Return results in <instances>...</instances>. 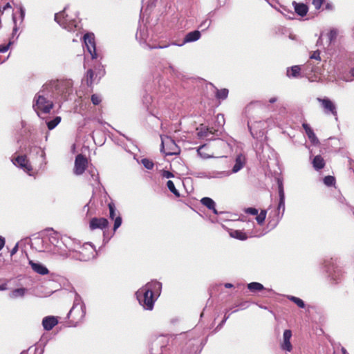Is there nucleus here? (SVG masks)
<instances>
[{
    "mask_svg": "<svg viewBox=\"0 0 354 354\" xmlns=\"http://www.w3.org/2000/svg\"><path fill=\"white\" fill-rule=\"evenodd\" d=\"M160 287V283L154 281L147 283L136 292L137 299L145 309H153L155 301L153 291L159 290Z\"/></svg>",
    "mask_w": 354,
    "mask_h": 354,
    "instance_id": "nucleus-1",
    "label": "nucleus"
},
{
    "mask_svg": "<svg viewBox=\"0 0 354 354\" xmlns=\"http://www.w3.org/2000/svg\"><path fill=\"white\" fill-rule=\"evenodd\" d=\"M86 315V307L82 302H75L68 313V319L72 326L82 322Z\"/></svg>",
    "mask_w": 354,
    "mask_h": 354,
    "instance_id": "nucleus-2",
    "label": "nucleus"
},
{
    "mask_svg": "<svg viewBox=\"0 0 354 354\" xmlns=\"http://www.w3.org/2000/svg\"><path fill=\"white\" fill-rule=\"evenodd\" d=\"M55 20L64 28L71 31L76 27V21L66 13V8L55 15Z\"/></svg>",
    "mask_w": 354,
    "mask_h": 354,
    "instance_id": "nucleus-3",
    "label": "nucleus"
},
{
    "mask_svg": "<svg viewBox=\"0 0 354 354\" xmlns=\"http://www.w3.org/2000/svg\"><path fill=\"white\" fill-rule=\"evenodd\" d=\"M35 103L33 104L37 113H49L53 107V103L50 100H48L44 95L39 93L35 97Z\"/></svg>",
    "mask_w": 354,
    "mask_h": 354,
    "instance_id": "nucleus-4",
    "label": "nucleus"
},
{
    "mask_svg": "<svg viewBox=\"0 0 354 354\" xmlns=\"http://www.w3.org/2000/svg\"><path fill=\"white\" fill-rule=\"evenodd\" d=\"M14 165L23 169L26 173L31 175L32 167L26 155H19L12 159Z\"/></svg>",
    "mask_w": 354,
    "mask_h": 354,
    "instance_id": "nucleus-5",
    "label": "nucleus"
},
{
    "mask_svg": "<svg viewBox=\"0 0 354 354\" xmlns=\"http://www.w3.org/2000/svg\"><path fill=\"white\" fill-rule=\"evenodd\" d=\"M88 161L86 158L82 154H78L75 157L74 173L76 175L82 174L86 169Z\"/></svg>",
    "mask_w": 354,
    "mask_h": 354,
    "instance_id": "nucleus-6",
    "label": "nucleus"
},
{
    "mask_svg": "<svg viewBox=\"0 0 354 354\" xmlns=\"http://www.w3.org/2000/svg\"><path fill=\"white\" fill-rule=\"evenodd\" d=\"M317 100L321 103V106L326 113H331L335 115H337L335 105L328 98L317 97Z\"/></svg>",
    "mask_w": 354,
    "mask_h": 354,
    "instance_id": "nucleus-7",
    "label": "nucleus"
},
{
    "mask_svg": "<svg viewBox=\"0 0 354 354\" xmlns=\"http://www.w3.org/2000/svg\"><path fill=\"white\" fill-rule=\"evenodd\" d=\"M109 225V221L105 218H93L89 223V227L91 230L106 228Z\"/></svg>",
    "mask_w": 354,
    "mask_h": 354,
    "instance_id": "nucleus-8",
    "label": "nucleus"
},
{
    "mask_svg": "<svg viewBox=\"0 0 354 354\" xmlns=\"http://www.w3.org/2000/svg\"><path fill=\"white\" fill-rule=\"evenodd\" d=\"M167 145L169 146V148H165V142H162V148L161 151L165 154V156H172L179 153L180 149L174 142V140H169Z\"/></svg>",
    "mask_w": 354,
    "mask_h": 354,
    "instance_id": "nucleus-9",
    "label": "nucleus"
},
{
    "mask_svg": "<svg viewBox=\"0 0 354 354\" xmlns=\"http://www.w3.org/2000/svg\"><path fill=\"white\" fill-rule=\"evenodd\" d=\"M84 42L87 46L88 50L93 58L95 57V43L93 35L86 34L84 36Z\"/></svg>",
    "mask_w": 354,
    "mask_h": 354,
    "instance_id": "nucleus-10",
    "label": "nucleus"
},
{
    "mask_svg": "<svg viewBox=\"0 0 354 354\" xmlns=\"http://www.w3.org/2000/svg\"><path fill=\"white\" fill-rule=\"evenodd\" d=\"M292 337V332L290 330H285L283 335V343L281 347L283 350L290 352L292 349V346L290 343V338Z\"/></svg>",
    "mask_w": 354,
    "mask_h": 354,
    "instance_id": "nucleus-11",
    "label": "nucleus"
},
{
    "mask_svg": "<svg viewBox=\"0 0 354 354\" xmlns=\"http://www.w3.org/2000/svg\"><path fill=\"white\" fill-rule=\"evenodd\" d=\"M197 131V135L201 138H207V139H211L208 138L209 135H214L215 132L216 131L213 128H208L207 127H205L203 125H201L200 127L196 129Z\"/></svg>",
    "mask_w": 354,
    "mask_h": 354,
    "instance_id": "nucleus-12",
    "label": "nucleus"
},
{
    "mask_svg": "<svg viewBox=\"0 0 354 354\" xmlns=\"http://www.w3.org/2000/svg\"><path fill=\"white\" fill-rule=\"evenodd\" d=\"M58 324V320L55 317L47 316L42 320V325L45 330H50Z\"/></svg>",
    "mask_w": 354,
    "mask_h": 354,
    "instance_id": "nucleus-13",
    "label": "nucleus"
},
{
    "mask_svg": "<svg viewBox=\"0 0 354 354\" xmlns=\"http://www.w3.org/2000/svg\"><path fill=\"white\" fill-rule=\"evenodd\" d=\"M292 5L294 6L295 12L298 15L301 17H304L306 15L308 11V8L307 5L303 3H297L296 1H293Z\"/></svg>",
    "mask_w": 354,
    "mask_h": 354,
    "instance_id": "nucleus-14",
    "label": "nucleus"
},
{
    "mask_svg": "<svg viewBox=\"0 0 354 354\" xmlns=\"http://www.w3.org/2000/svg\"><path fill=\"white\" fill-rule=\"evenodd\" d=\"M53 84L59 94L63 95L68 93L69 85L68 82L57 80Z\"/></svg>",
    "mask_w": 354,
    "mask_h": 354,
    "instance_id": "nucleus-15",
    "label": "nucleus"
},
{
    "mask_svg": "<svg viewBox=\"0 0 354 354\" xmlns=\"http://www.w3.org/2000/svg\"><path fill=\"white\" fill-rule=\"evenodd\" d=\"M313 168L317 170H321L324 168L326 162L321 155H317L314 157L312 161Z\"/></svg>",
    "mask_w": 354,
    "mask_h": 354,
    "instance_id": "nucleus-16",
    "label": "nucleus"
},
{
    "mask_svg": "<svg viewBox=\"0 0 354 354\" xmlns=\"http://www.w3.org/2000/svg\"><path fill=\"white\" fill-rule=\"evenodd\" d=\"M302 127H303L304 129L305 130V132H306L308 139L313 143H317L319 142L318 138L315 136L313 130L310 127V125L307 123H303Z\"/></svg>",
    "mask_w": 354,
    "mask_h": 354,
    "instance_id": "nucleus-17",
    "label": "nucleus"
},
{
    "mask_svg": "<svg viewBox=\"0 0 354 354\" xmlns=\"http://www.w3.org/2000/svg\"><path fill=\"white\" fill-rule=\"evenodd\" d=\"M30 264L31 266L32 269L38 274L44 275L48 273V270L47 269V268H46L45 266L40 263L30 261Z\"/></svg>",
    "mask_w": 354,
    "mask_h": 354,
    "instance_id": "nucleus-18",
    "label": "nucleus"
},
{
    "mask_svg": "<svg viewBox=\"0 0 354 354\" xmlns=\"http://www.w3.org/2000/svg\"><path fill=\"white\" fill-rule=\"evenodd\" d=\"M245 164V157L242 154H239L236 156L235 160V165L232 168V171L236 173L239 171Z\"/></svg>",
    "mask_w": 354,
    "mask_h": 354,
    "instance_id": "nucleus-19",
    "label": "nucleus"
},
{
    "mask_svg": "<svg viewBox=\"0 0 354 354\" xmlns=\"http://www.w3.org/2000/svg\"><path fill=\"white\" fill-rule=\"evenodd\" d=\"M201 203L209 209L212 210L214 214H218L215 208V203L212 198L204 197L201 200Z\"/></svg>",
    "mask_w": 354,
    "mask_h": 354,
    "instance_id": "nucleus-20",
    "label": "nucleus"
},
{
    "mask_svg": "<svg viewBox=\"0 0 354 354\" xmlns=\"http://www.w3.org/2000/svg\"><path fill=\"white\" fill-rule=\"evenodd\" d=\"M301 75V67L299 65H295L287 70V76L289 77L297 78Z\"/></svg>",
    "mask_w": 354,
    "mask_h": 354,
    "instance_id": "nucleus-21",
    "label": "nucleus"
},
{
    "mask_svg": "<svg viewBox=\"0 0 354 354\" xmlns=\"http://www.w3.org/2000/svg\"><path fill=\"white\" fill-rule=\"evenodd\" d=\"M214 88L216 90L215 91V97L217 100H224L225 99H227V96H228V94H229V91L228 89L227 88H221V89H218L217 88L216 86H214Z\"/></svg>",
    "mask_w": 354,
    "mask_h": 354,
    "instance_id": "nucleus-22",
    "label": "nucleus"
},
{
    "mask_svg": "<svg viewBox=\"0 0 354 354\" xmlns=\"http://www.w3.org/2000/svg\"><path fill=\"white\" fill-rule=\"evenodd\" d=\"M201 37V32L198 30H194L189 32L185 37V42H192L199 39Z\"/></svg>",
    "mask_w": 354,
    "mask_h": 354,
    "instance_id": "nucleus-23",
    "label": "nucleus"
},
{
    "mask_svg": "<svg viewBox=\"0 0 354 354\" xmlns=\"http://www.w3.org/2000/svg\"><path fill=\"white\" fill-rule=\"evenodd\" d=\"M230 236L233 238L244 241L248 238L247 234L241 230H234L230 232Z\"/></svg>",
    "mask_w": 354,
    "mask_h": 354,
    "instance_id": "nucleus-24",
    "label": "nucleus"
},
{
    "mask_svg": "<svg viewBox=\"0 0 354 354\" xmlns=\"http://www.w3.org/2000/svg\"><path fill=\"white\" fill-rule=\"evenodd\" d=\"M248 288L252 292H257L263 290L264 287L260 283L252 282L248 284Z\"/></svg>",
    "mask_w": 354,
    "mask_h": 354,
    "instance_id": "nucleus-25",
    "label": "nucleus"
},
{
    "mask_svg": "<svg viewBox=\"0 0 354 354\" xmlns=\"http://www.w3.org/2000/svg\"><path fill=\"white\" fill-rule=\"evenodd\" d=\"M95 72L92 69H88L86 74V82L88 86L91 87L93 83Z\"/></svg>",
    "mask_w": 354,
    "mask_h": 354,
    "instance_id": "nucleus-26",
    "label": "nucleus"
},
{
    "mask_svg": "<svg viewBox=\"0 0 354 354\" xmlns=\"http://www.w3.org/2000/svg\"><path fill=\"white\" fill-rule=\"evenodd\" d=\"M267 211L266 209H262L259 214H257L256 221L259 225H262L264 223Z\"/></svg>",
    "mask_w": 354,
    "mask_h": 354,
    "instance_id": "nucleus-27",
    "label": "nucleus"
},
{
    "mask_svg": "<svg viewBox=\"0 0 354 354\" xmlns=\"http://www.w3.org/2000/svg\"><path fill=\"white\" fill-rule=\"evenodd\" d=\"M338 35V31L335 28L331 29L329 32L327 34L328 39L329 40V43L331 44L334 42Z\"/></svg>",
    "mask_w": 354,
    "mask_h": 354,
    "instance_id": "nucleus-28",
    "label": "nucleus"
},
{
    "mask_svg": "<svg viewBox=\"0 0 354 354\" xmlns=\"http://www.w3.org/2000/svg\"><path fill=\"white\" fill-rule=\"evenodd\" d=\"M324 183L328 186H334L336 183L335 178L333 176H326L323 179Z\"/></svg>",
    "mask_w": 354,
    "mask_h": 354,
    "instance_id": "nucleus-29",
    "label": "nucleus"
},
{
    "mask_svg": "<svg viewBox=\"0 0 354 354\" xmlns=\"http://www.w3.org/2000/svg\"><path fill=\"white\" fill-rule=\"evenodd\" d=\"M61 122L59 116L55 117L53 120L47 122V127L49 130L53 129Z\"/></svg>",
    "mask_w": 354,
    "mask_h": 354,
    "instance_id": "nucleus-30",
    "label": "nucleus"
},
{
    "mask_svg": "<svg viewBox=\"0 0 354 354\" xmlns=\"http://www.w3.org/2000/svg\"><path fill=\"white\" fill-rule=\"evenodd\" d=\"M167 186L168 187V189H169V191L171 192H172L176 197H179L180 196V193L176 189L175 187V185L173 183L172 180H168L167 183Z\"/></svg>",
    "mask_w": 354,
    "mask_h": 354,
    "instance_id": "nucleus-31",
    "label": "nucleus"
},
{
    "mask_svg": "<svg viewBox=\"0 0 354 354\" xmlns=\"http://www.w3.org/2000/svg\"><path fill=\"white\" fill-rule=\"evenodd\" d=\"M290 301H292V302H294L296 305H297L299 308H304L305 307V304L304 302V301L302 299H301L299 297H294V296H290L288 297Z\"/></svg>",
    "mask_w": 354,
    "mask_h": 354,
    "instance_id": "nucleus-32",
    "label": "nucleus"
},
{
    "mask_svg": "<svg viewBox=\"0 0 354 354\" xmlns=\"http://www.w3.org/2000/svg\"><path fill=\"white\" fill-rule=\"evenodd\" d=\"M91 100L94 105H98L101 103L102 98L97 94H93L91 97Z\"/></svg>",
    "mask_w": 354,
    "mask_h": 354,
    "instance_id": "nucleus-33",
    "label": "nucleus"
},
{
    "mask_svg": "<svg viewBox=\"0 0 354 354\" xmlns=\"http://www.w3.org/2000/svg\"><path fill=\"white\" fill-rule=\"evenodd\" d=\"M142 163L144 165V167L145 168L148 169H153V165H154L153 162L151 160H149L147 158L142 159Z\"/></svg>",
    "mask_w": 354,
    "mask_h": 354,
    "instance_id": "nucleus-34",
    "label": "nucleus"
},
{
    "mask_svg": "<svg viewBox=\"0 0 354 354\" xmlns=\"http://www.w3.org/2000/svg\"><path fill=\"white\" fill-rule=\"evenodd\" d=\"M109 209V217L111 219H114V217L115 216V207L114 203H110L108 205Z\"/></svg>",
    "mask_w": 354,
    "mask_h": 354,
    "instance_id": "nucleus-35",
    "label": "nucleus"
},
{
    "mask_svg": "<svg viewBox=\"0 0 354 354\" xmlns=\"http://www.w3.org/2000/svg\"><path fill=\"white\" fill-rule=\"evenodd\" d=\"M24 293H25L24 288H17L12 291V295L13 297H17L19 296H20V297L24 296Z\"/></svg>",
    "mask_w": 354,
    "mask_h": 354,
    "instance_id": "nucleus-36",
    "label": "nucleus"
},
{
    "mask_svg": "<svg viewBox=\"0 0 354 354\" xmlns=\"http://www.w3.org/2000/svg\"><path fill=\"white\" fill-rule=\"evenodd\" d=\"M122 224V218L117 216L114 221L113 230L115 231Z\"/></svg>",
    "mask_w": 354,
    "mask_h": 354,
    "instance_id": "nucleus-37",
    "label": "nucleus"
},
{
    "mask_svg": "<svg viewBox=\"0 0 354 354\" xmlns=\"http://www.w3.org/2000/svg\"><path fill=\"white\" fill-rule=\"evenodd\" d=\"M245 212L246 214H252V215H257L258 209L254 207H248L245 209Z\"/></svg>",
    "mask_w": 354,
    "mask_h": 354,
    "instance_id": "nucleus-38",
    "label": "nucleus"
},
{
    "mask_svg": "<svg viewBox=\"0 0 354 354\" xmlns=\"http://www.w3.org/2000/svg\"><path fill=\"white\" fill-rule=\"evenodd\" d=\"M279 200H285V194L283 192V187L282 184H280L279 185Z\"/></svg>",
    "mask_w": 354,
    "mask_h": 354,
    "instance_id": "nucleus-39",
    "label": "nucleus"
},
{
    "mask_svg": "<svg viewBox=\"0 0 354 354\" xmlns=\"http://www.w3.org/2000/svg\"><path fill=\"white\" fill-rule=\"evenodd\" d=\"M310 59H316L318 61L321 60L320 58V52L319 50H315L313 53V54L310 55Z\"/></svg>",
    "mask_w": 354,
    "mask_h": 354,
    "instance_id": "nucleus-40",
    "label": "nucleus"
},
{
    "mask_svg": "<svg viewBox=\"0 0 354 354\" xmlns=\"http://www.w3.org/2000/svg\"><path fill=\"white\" fill-rule=\"evenodd\" d=\"M324 1V0H313V4L316 9H319Z\"/></svg>",
    "mask_w": 354,
    "mask_h": 354,
    "instance_id": "nucleus-41",
    "label": "nucleus"
},
{
    "mask_svg": "<svg viewBox=\"0 0 354 354\" xmlns=\"http://www.w3.org/2000/svg\"><path fill=\"white\" fill-rule=\"evenodd\" d=\"M11 44L12 43L10 41L6 45H0V53H5V52H6L9 49Z\"/></svg>",
    "mask_w": 354,
    "mask_h": 354,
    "instance_id": "nucleus-42",
    "label": "nucleus"
},
{
    "mask_svg": "<svg viewBox=\"0 0 354 354\" xmlns=\"http://www.w3.org/2000/svg\"><path fill=\"white\" fill-rule=\"evenodd\" d=\"M162 176L164 178H169L174 177V174L169 171L163 170L162 172Z\"/></svg>",
    "mask_w": 354,
    "mask_h": 354,
    "instance_id": "nucleus-43",
    "label": "nucleus"
},
{
    "mask_svg": "<svg viewBox=\"0 0 354 354\" xmlns=\"http://www.w3.org/2000/svg\"><path fill=\"white\" fill-rule=\"evenodd\" d=\"M277 209H278L279 211H280L281 209H282V214L284 212V210H285V200H279Z\"/></svg>",
    "mask_w": 354,
    "mask_h": 354,
    "instance_id": "nucleus-44",
    "label": "nucleus"
},
{
    "mask_svg": "<svg viewBox=\"0 0 354 354\" xmlns=\"http://www.w3.org/2000/svg\"><path fill=\"white\" fill-rule=\"evenodd\" d=\"M18 251V243H17L10 251V256L12 257Z\"/></svg>",
    "mask_w": 354,
    "mask_h": 354,
    "instance_id": "nucleus-45",
    "label": "nucleus"
},
{
    "mask_svg": "<svg viewBox=\"0 0 354 354\" xmlns=\"http://www.w3.org/2000/svg\"><path fill=\"white\" fill-rule=\"evenodd\" d=\"M210 24V21L205 20L203 23L201 24V27L204 26L205 28H207Z\"/></svg>",
    "mask_w": 354,
    "mask_h": 354,
    "instance_id": "nucleus-46",
    "label": "nucleus"
},
{
    "mask_svg": "<svg viewBox=\"0 0 354 354\" xmlns=\"http://www.w3.org/2000/svg\"><path fill=\"white\" fill-rule=\"evenodd\" d=\"M167 46H168V45H165V46L158 45V46H149V48L151 49H153V48H166Z\"/></svg>",
    "mask_w": 354,
    "mask_h": 354,
    "instance_id": "nucleus-47",
    "label": "nucleus"
},
{
    "mask_svg": "<svg viewBox=\"0 0 354 354\" xmlns=\"http://www.w3.org/2000/svg\"><path fill=\"white\" fill-rule=\"evenodd\" d=\"M5 245V239L4 238L0 236V250L3 248Z\"/></svg>",
    "mask_w": 354,
    "mask_h": 354,
    "instance_id": "nucleus-48",
    "label": "nucleus"
},
{
    "mask_svg": "<svg viewBox=\"0 0 354 354\" xmlns=\"http://www.w3.org/2000/svg\"><path fill=\"white\" fill-rule=\"evenodd\" d=\"M277 100H278V99H277V97H271V98L269 100V102L272 104V103L276 102L277 101Z\"/></svg>",
    "mask_w": 354,
    "mask_h": 354,
    "instance_id": "nucleus-49",
    "label": "nucleus"
},
{
    "mask_svg": "<svg viewBox=\"0 0 354 354\" xmlns=\"http://www.w3.org/2000/svg\"><path fill=\"white\" fill-rule=\"evenodd\" d=\"M11 8V6L10 4V3H7L3 8V10H6V9L8 8Z\"/></svg>",
    "mask_w": 354,
    "mask_h": 354,
    "instance_id": "nucleus-50",
    "label": "nucleus"
},
{
    "mask_svg": "<svg viewBox=\"0 0 354 354\" xmlns=\"http://www.w3.org/2000/svg\"><path fill=\"white\" fill-rule=\"evenodd\" d=\"M204 147H205V146H204V145H203V146H201V147L198 148V153L200 155H201V154H202L201 151H202V149H203Z\"/></svg>",
    "mask_w": 354,
    "mask_h": 354,
    "instance_id": "nucleus-51",
    "label": "nucleus"
},
{
    "mask_svg": "<svg viewBox=\"0 0 354 354\" xmlns=\"http://www.w3.org/2000/svg\"><path fill=\"white\" fill-rule=\"evenodd\" d=\"M232 286H233V285L232 283H226L225 284V287L227 288H232Z\"/></svg>",
    "mask_w": 354,
    "mask_h": 354,
    "instance_id": "nucleus-52",
    "label": "nucleus"
},
{
    "mask_svg": "<svg viewBox=\"0 0 354 354\" xmlns=\"http://www.w3.org/2000/svg\"><path fill=\"white\" fill-rule=\"evenodd\" d=\"M332 7H333V6H332V5H331V4H330V3H327V4L326 5V9L331 10V9H332Z\"/></svg>",
    "mask_w": 354,
    "mask_h": 354,
    "instance_id": "nucleus-53",
    "label": "nucleus"
},
{
    "mask_svg": "<svg viewBox=\"0 0 354 354\" xmlns=\"http://www.w3.org/2000/svg\"><path fill=\"white\" fill-rule=\"evenodd\" d=\"M229 316H226L225 315V318L223 320L222 323H224L227 319H228Z\"/></svg>",
    "mask_w": 354,
    "mask_h": 354,
    "instance_id": "nucleus-54",
    "label": "nucleus"
},
{
    "mask_svg": "<svg viewBox=\"0 0 354 354\" xmlns=\"http://www.w3.org/2000/svg\"><path fill=\"white\" fill-rule=\"evenodd\" d=\"M87 246H91V245L86 243L84 245V248H86Z\"/></svg>",
    "mask_w": 354,
    "mask_h": 354,
    "instance_id": "nucleus-55",
    "label": "nucleus"
},
{
    "mask_svg": "<svg viewBox=\"0 0 354 354\" xmlns=\"http://www.w3.org/2000/svg\"><path fill=\"white\" fill-rule=\"evenodd\" d=\"M351 73L354 76V68L351 69Z\"/></svg>",
    "mask_w": 354,
    "mask_h": 354,
    "instance_id": "nucleus-56",
    "label": "nucleus"
},
{
    "mask_svg": "<svg viewBox=\"0 0 354 354\" xmlns=\"http://www.w3.org/2000/svg\"><path fill=\"white\" fill-rule=\"evenodd\" d=\"M20 354H27L26 351H24Z\"/></svg>",
    "mask_w": 354,
    "mask_h": 354,
    "instance_id": "nucleus-57",
    "label": "nucleus"
},
{
    "mask_svg": "<svg viewBox=\"0 0 354 354\" xmlns=\"http://www.w3.org/2000/svg\"><path fill=\"white\" fill-rule=\"evenodd\" d=\"M0 290H4V287L3 286H0Z\"/></svg>",
    "mask_w": 354,
    "mask_h": 354,
    "instance_id": "nucleus-58",
    "label": "nucleus"
},
{
    "mask_svg": "<svg viewBox=\"0 0 354 354\" xmlns=\"http://www.w3.org/2000/svg\"><path fill=\"white\" fill-rule=\"evenodd\" d=\"M14 32L17 31V28L15 27L13 30Z\"/></svg>",
    "mask_w": 354,
    "mask_h": 354,
    "instance_id": "nucleus-59",
    "label": "nucleus"
}]
</instances>
